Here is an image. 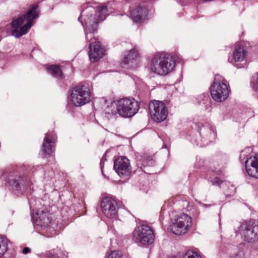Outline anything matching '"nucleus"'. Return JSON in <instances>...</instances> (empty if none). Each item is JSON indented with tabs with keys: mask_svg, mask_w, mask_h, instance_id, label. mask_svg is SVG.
<instances>
[{
	"mask_svg": "<svg viewBox=\"0 0 258 258\" xmlns=\"http://www.w3.org/2000/svg\"><path fill=\"white\" fill-rule=\"evenodd\" d=\"M38 6L33 5L25 15L14 19L11 23L12 35L19 38L27 33L33 26V21L38 16Z\"/></svg>",
	"mask_w": 258,
	"mask_h": 258,
	"instance_id": "1",
	"label": "nucleus"
},
{
	"mask_svg": "<svg viewBox=\"0 0 258 258\" xmlns=\"http://www.w3.org/2000/svg\"><path fill=\"white\" fill-rule=\"evenodd\" d=\"M175 61L167 54L156 55L152 59L151 69L154 73L160 75H166L173 70Z\"/></svg>",
	"mask_w": 258,
	"mask_h": 258,
	"instance_id": "2",
	"label": "nucleus"
},
{
	"mask_svg": "<svg viewBox=\"0 0 258 258\" xmlns=\"http://www.w3.org/2000/svg\"><path fill=\"white\" fill-rule=\"evenodd\" d=\"M230 88L227 81L223 77L216 75L214 81L211 86V95L217 102L224 101L228 97Z\"/></svg>",
	"mask_w": 258,
	"mask_h": 258,
	"instance_id": "3",
	"label": "nucleus"
},
{
	"mask_svg": "<svg viewBox=\"0 0 258 258\" xmlns=\"http://www.w3.org/2000/svg\"><path fill=\"white\" fill-rule=\"evenodd\" d=\"M116 112L121 116L131 117L138 111L139 104L133 98H124L119 100L116 104Z\"/></svg>",
	"mask_w": 258,
	"mask_h": 258,
	"instance_id": "4",
	"label": "nucleus"
},
{
	"mask_svg": "<svg viewBox=\"0 0 258 258\" xmlns=\"http://www.w3.org/2000/svg\"><path fill=\"white\" fill-rule=\"evenodd\" d=\"M133 237L136 242L143 245L151 244L155 239L153 229L147 224L136 227L133 232Z\"/></svg>",
	"mask_w": 258,
	"mask_h": 258,
	"instance_id": "5",
	"label": "nucleus"
},
{
	"mask_svg": "<svg viewBox=\"0 0 258 258\" xmlns=\"http://www.w3.org/2000/svg\"><path fill=\"white\" fill-rule=\"evenodd\" d=\"M86 39L90 43L89 45L88 52L90 60L92 62H96L102 58L104 55V49L101 45L100 42L93 36V32L85 30Z\"/></svg>",
	"mask_w": 258,
	"mask_h": 258,
	"instance_id": "6",
	"label": "nucleus"
},
{
	"mask_svg": "<svg viewBox=\"0 0 258 258\" xmlns=\"http://www.w3.org/2000/svg\"><path fill=\"white\" fill-rule=\"evenodd\" d=\"M192 225L191 217L185 214L178 215L170 225L171 231L175 235L186 233Z\"/></svg>",
	"mask_w": 258,
	"mask_h": 258,
	"instance_id": "7",
	"label": "nucleus"
},
{
	"mask_svg": "<svg viewBox=\"0 0 258 258\" xmlns=\"http://www.w3.org/2000/svg\"><path fill=\"white\" fill-rule=\"evenodd\" d=\"M149 109L153 120L160 122L165 120L168 114L165 104L159 101H152L149 103Z\"/></svg>",
	"mask_w": 258,
	"mask_h": 258,
	"instance_id": "8",
	"label": "nucleus"
},
{
	"mask_svg": "<svg viewBox=\"0 0 258 258\" xmlns=\"http://www.w3.org/2000/svg\"><path fill=\"white\" fill-rule=\"evenodd\" d=\"M108 8L105 5L97 7V16H91L85 20V30L94 32L98 23L104 20L107 16Z\"/></svg>",
	"mask_w": 258,
	"mask_h": 258,
	"instance_id": "9",
	"label": "nucleus"
},
{
	"mask_svg": "<svg viewBox=\"0 0 258 258\" xmlns=\"http://www.w3.org/2000/svg\"><path fill=\"white\" fill-rule=\"evenodd\" d=\"M90 92L84 86L75 87L72 90L71 98L73 104L80 106L87 103L90 99Z\"/></svg>",
	"mask_w": 258,
	"mask_h": 258,
	"instance_id": "10",
	"label": "nucleus"
},
{
	"mask_svg": "<svg viewBox=\"0 0 258 258\" xmlns=\"http://www.w3.org/2000/svg\"><path fill=\"white\" fill-rule=\"evenodd\" d=\"M114 169L120 177L128 176L131 173L130 160L125 157H118L114 161Z\"/></svg>",
	"mask_w": 258,
	"mask_h": 258,
	"instance_id": "11",
	"label": "nucleus"
},
{
	"mask_svg": "<svg viewBox=\"0 0 258 258\" xmlns=\"http://www.w3.org/2000/svg\"><path fill=\"white\" fill-rule=\"evenodd\" d=\"M101 207L104 215L108 218H114L117 213V203L109 198L103 199Z\"/></svg>",
	"mask_w": 258,
	"mask_h": 258,
	"instance_id": "12",
	"label": "nucleus"
},
{
	"mask_svg": "<svg viewBox=\"0 0 258 258\" xmlns=\"http://www.w3.org/2000/svg\"><path fill=\"white\" fill-rule=\"evenodd\" d=\"M35 224L41 227H47L51 223V216L47 210L38 209L33 216Z\"/></svg>",
	"mask_w": 258,
	"mask_h": 258,
	"instance_id": "13",
	"label": "nucleus"
},
{
	"mask_svg": "<svg viewBox=\"0 0 258 258\" xmlns=\"http://www.w3.org/2000/svg\"><path fill=\"white\" fill-rule=\"evenodd\" d=\"M245 166L249 175L258 178V154L247 159L245 161Z\"/></svg>",
	"mask_w": 258,
	"mask_h": 258,
	"instance_id": "14",
	"label": "nucleus"
},
{
	"mask_svg": "<svg viewBox=\"0 0 258 258\" xmlns=\"http://www.w3.org/2000/svg\"><path fill=\"white\" fill-rule=\"evenodd\" d=\"M245 240L252 242L258 240V225L246 226L242 232Z\"/></svg>",
	"mask_w": 258,
	"mask_h": 258,
	"instance_id": "15",
	"label": "nucleus"
},
{
	"mask_svg": "<svg viewBox=\"0 0 258 258\" xmlns=\"http://www.w3.org/2000/svg\"><path fill=\"white\" fill-rule=\"evenodd\" d=\"M130 15L134 22L142 23L147 19L148 10L145 8L139 7L132 11Z\"/></svg>",
	"mask_w": 258,
	"mask_h": 258,
	"instance_id": "16",
	"label": "nucleus"
},
{
	"mask_svg": "<svg viewBox=\"0 0 258 258\" xmlns=\"http://www.w3.org/2000/svg\"><path fill=\"white\" fill-rule=\"evenodd\" d=\"M140 61V56L138 51L135 49H132L129 51L127 55L123 58V62L127 64L129 67L136 68Z\"/></svg>",
	"mask_w": 258,
	"mask_h": 258,
	"instance_id": "17",
	"label": "nucleus"
},
{
	"mask_svg": "<svg viewBox=\"0 0 258 258\" xmlns=\"http://www.w3.org/2000/svg\"><path fill=\"white\" fill-rule=\"evenodd\" d=\"M247 56V51L244 46L242 45H237L233 51V59L236 63L241 62L245 60Z\"/></svg>",
	"mask_w": 258,
	"mask_h": 258,
	"instance_id": "18",
	"label": "nucleus"
},
{
	"mask_svg": "<svg viewBox=\"0 0 258 258\" xmlns=\"http://www.w3.org/2000/svg\"><path fill=\"white\" fill-rule=\"evenodd\" d=\"M152 159V157L148 153H141L137 156V165L140 168L149 165Z\"/></svg>",
	"mask_w": 258,
	"mask_h": 258,
	"instance_id": "19",
	"label": "nucleus"
},
{
	"mask_svg": "<svg viewBox=\"0 0 258 258\" xmlns=\"http://www.w3.org/2000/svg\"><path fill=\"white\" fill-rule=\"evenodd\" d=\"M42 146L43 151L45 154H50L54 149L52 138H49L46 135Z\"/></svg>",
	"mask_w": 258,
	"mask_h": 258,
	"instance_id": "20",
	"label": "nucleus"
},
{
	"mask_svg": "<svg viewBox=\"0 0 258 258\" xmlns=\"http://www.w3.org/2000/svg\"><path fill=\"white\" fill-rule=\"evenodd\" d=\"M47 70L53 77L57 78H61L62 77V71L58 66H50L47 68Z\"/></svg>",
	"mask_w": 258,
	"mask_h": 258,
	"instance_id": "21",
	"label": "nucleus"
},
{
	"mask_svg": "<svg viewBox=\"0 0 258 258\" xmlns=\"http://www.w3.org/2000/svg\"><path fill=\"white\" fill-rule=\"evenodd\" d=\"M26 182L24 180V179L18 176L16 177L11 178L9 179V183L13 186L17 187L20 184H22L23 186L26 185Z\"/></svg>",
	"mask_w": 258,
	"mask_h": 258,
	"instance_id": "22",
	"label": "nucleus"
},
{
	"mask_svg": "<svg viewBox=\"0 0 258 258\" xmlns=\"http://www.w3.org/2000/svg\"><path fill=\"white\" fill-rule=\"evenodd\" d=\"M8 243V239L5 237L0 236V257L7 251Z\"/></svg>",
	"mask_w": 258,
	"mask_h": 258,
	"instance_id": "23",
	"label": "nucleus"
},
{
	"mask_svg": "<svg viewBox=\"0 0 258 258\" xmlns=\"http://www.w3.org/2000/svg\"><path fill=\"white\" fill-rule=\"evenodd\" d=\"M183 258H202L197 252L193 251H188L183 256Z\"/></svg>",
	"mask_w": 258,
	"mask_h": 258,
	"instance_id": "24",
	"label": "nucleus"
},
{
	"mask_svg": "<svg viewBox=\"0 0 258 258\" xmlns=\"http://www.w3.org/2000/svg\"><path fill=\"white\" fill-rule=\"evenodd\" d=\"M121 253L118 251H112L108 256L107 258H121Z\"/></svg>",
	"mask_w": 258,
	"mask_h": 258,
	"instance_id": "25",
	"label": "nucleus"
},
{
	"mask_svg": "<svg viewBox=\"0 0 258 258\" xmlns=\"http://www.w3.org/2000/svg\"><path fill=\"white\" fill-rule=\"evenodd\" d=\"M212 183L214 185L220 186L221 183H222V181L220 178L216 177L212 180Z\"/></svg>",
	"mask_w": 258,
	"mask_h": 258,
	"instance_id": "26",
	"label": "nucleus"
},
{
	"mask_svg": "<svg viewBox=\"0 0 258 258\" xmlns=\"http://www.w3.org/2000/svg\"><path fill=\"white\" fill-rule=\"evenodd\" d=\"M231 258H244V254L243 252L239 251L236 254L232 256Z\"/></svg>",
	"mask_w": 258,
	"mask_h": 258,
	"instance_id": "27",
	"label": "nucleus"
},
{
	"mask_svg": "<svg viewBox=\"0 0 258 258\" xmlns=\"http://www.w3.org/2000/svg\"><path fill=\"white\" fill-rule=\"evenodd\" d=\"M253 85L255 89L258 90V73L256 74V80L253 82Z\"/></svg>",
	"mask_w": 258,
	"mask_h": 258,
	"instance_id": "28",
	"label": "nucleus"
},
{
	"mask_svg": "<svg viewBox=\"0 0 258 258\" xmlns=\"http://www.w3.org/2000/svg\"><path fill=\"white\" fill-rule=\"evenodd\" d=\"M30 251V249L29 247H25L23 249V253L24 254H26L29 253Z\"/></svg>",
	"mask_w": 258,
	"mask_h": 258,
	"instance_id": "29",
	"label": "nucleus"
},
{
	"mask_svg": "<svg viewBox=\"0 0 258 258\" xmlns=\"http://www.w3.org/2000/svg\"><path fill=\"white\" fill-rule=\"evenodd\" d=\"M47 258H59V257L56 254H50V255H48Z\"/></svg>",
	"mask_w": 258,
	"mask_h": 258,
	"instance_id": "30",
	"label": "nucleus"
},
{
	"mask_svg": "<svg viewBox=\"0 0 258 258\" xmlns=\"http://www.w3.org/2000/svg\"><path fill=\"white\" fill-rule=\"evenodd\" d=\"M234 63H235V66H237V67H238V66H237V65H238V63H235V62H234Z\"/></svg>",
	"mask_w": 258,
	"mask_h": 258,
	"instance_id": "31",
	"label": "nucleus"
}]
</instances>
